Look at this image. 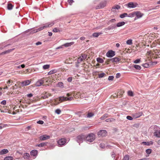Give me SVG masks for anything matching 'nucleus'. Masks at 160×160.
I'll use <instances>...</instances> for the list:
<instances>
[{
	"instance_id": "obj_1",
	"label": "nucleus",
	"mask_w": 160,
	"mask_h": 160,
	"mask_svg": "<svg viewBox=\"0 0 160 160\" xmlns=\"http://www.w3.org/2000/svg\"><path fill=\"white\" fill-rule=\"evenodd\" d=\"M54 24V23L53 22H48L43 25V26L40 27L37 30H34L33 31H32L30 32V33H34L38 31H41L43 29L52 26Z\"/></svg>"
},
{
	"instance_id": "obj_2",
	"label": "nucleus",
	"mask_w": 160,
	"mask_h": 160,
	"mask_svg": "<svg viewBox=\"0 0 160 160\" xmlns=\"http://www.w3.org/2000/svg\"><path fill=\"white\" fill-rule=\"evenodd\" d=\"M84 93H81L80 92H73L71 93V100L73 99V97L76 98H83Z\"/></svg>"
},
{
	"instance_id": "obj_3",
	"label": "nucleus",
	"mask_w": 160,
	"mask_h": 160,
	"mask_svg": "<svg viewBox=\"0 0 160 160\" xmlns=\"http://www.w3.org/2000/svg\"><path fill=\"white\" fill-rule=\"evenodd\" d=\"M151 129L154 130L153 133L154 136L157 138H160V129L157 126H153L150 127Z\"/></svg>"
},
{
	"instance_id": "obj_4",
	"label": "nucleus",
	"mask_w": 160,
	"mask_h": 160,
	"mask_svg": "<svg viewBox=\"0 0 160 160\" xmlns=\"http://www.w3.org/2000/svg\"><path fill=\"white\" fill-rule=\"evenodd\" d=\"M95 138V135L91 133L88 134L87 137L86 136V140L89 142H92L93 141Z\"/></svg>"
},
{
	"instance_id": "obj_5",
	"label": "nucleus",
	"mask_w": 160,
	"mask_h": 160,
	"mask_svg": "<svg viewBox=\"0 0 160 160\" xmlns=\"http://www.w3.org/2000/svg\"><path fill=\"white\" fill-rule=\"evenodd\" d=\"M48 78H43L41 80L38 81L36 83V84L37 86H40L42 85L45 82H47L48 81Z\"/></svg>"
},
{
	"instance_id": "obj_6",
	"label": "nucleus",
	"mask_w": 160,
	"mask_h": 160,
	"mask_svg": "<svg viewBox=\"0 0 160 160\" xmlns=\"http://www.w3.org/2000/svg\"><path fill=\"white\" fill-rule=\"evenodd\" d=\"M107 2L106 1H103L101 2L98 5L95 7L96 9H100L103 8L106 6Z\"/></svg>"
},
{
	"instance_id": "obj_7",
	"label": "nucleus",
	"mask_w": 160,
	"mask_h": 160,
	"mask_svg": "<svg viewBox=\"0 0 160 160\" xmlns=\"http://www.w3.org/2000/svg\"><path fill=\"white\" fill-rule=\"evenodd\" d=\"M86 138V136L83 134H81L77 136L76 140L78 143L82 142L83 140Z\"/></svg>"
},
{
	"instance_id": "obj_8",
	"label": "nucleus",
	"mask_w": 160,
	"mask_h": 160,
	"mask_svg": "<svg viewBox=\"0 0 160 160\" xmlns=\"http://www.w3.org/2000/svg\"><path fill=\"white\" fill-rule=\"evenodd\" d=\"M107 133V132L106 130H102L98 132V135L99 137H103L106 136Z\"/></svg>"
},
{
	"instance_id": "obj_9",
	"label": "nucleus",
	"mask_w": 160,
	"mask_h": 160,
	"mask_svg": "<svg viewBox=\"0 0 160 160\" xmlns=\"http://www.w3.org/2000/svg\"><path fill=\"white\" fill-rule=\"evenodd\" d=\"M66 142V140L65 138H61L57 141V143L58 146H62L64 145Z\"/></svg>"
},
{
	"instance_id": "obj_10",
	"label": "nucleus",
	"mask_w": 160,
	"mask_h": 160,
	"mask_svg": "<svg viewBox=\"0 0 160 160\" xmlns=\"http://www.w3.org/2000/svg\"><path fill=\"white\" fill-rule=\"evenodd\" d=\"M50 138V136L46 134L42 135L39 137V140L40 141H44Z\"/></svg>"
},
{
	"instance_id": "obj_11",
	"label": "nucleus",
	"mask_w": 160,
	"mask_h": 160,
	"mask_svg": "<svg viewBox=\"0 0 160 160\" xmlns=\"http://www.w3.org/2000/svg\"><path fill=\"white\" fill-rule=\"evenodd\" d=\"M143 114L142 112H138L132 114V116L134 118H136L140 117Z\"/></svg>"
},
{
	"instance_id": "obj_12",
	"label": "nucleus",
	"mask_w": 160,
	"mask_h": 160,
	"mask_svg": "<svg viewBox=\"0 0 160 160\" xmlns=\"http://www.w3.org/2000/svg\"><path fill=\"white\" fill-rule=\"evenodd\" d=\"M115 55V52L112 50H109L106 53L107 56L109 58L112 57Z\"/></svg>"
},
{
	"instance_id": "obj_13",
	"label": "nucleus",
	"mask_w": 160,
	"mask_h": 160,
	"mask_svg": "<svg viewBox=\"0 0 160 160\" xmlns=\"http://www.w3.org/2000/svg\"><path fill=\"white\" fill-rule=\"evenodd\" d=\"M138 5L137 3L133 2H129L128 4V6L129 8H135L137 7Z\"/></svg>"
},
{
	"instance_id": "obj_14",
	"label": "nucleus",
	"mask_w": 160,
	"mask_h": 160,
	"mask_svg": "<svg viewBox=\"0 0 160 160\" xmlns=\"http://www.w3.org/2000/svg\"><path fill=\"white\" fill-rule=\"evenodd\" d=\"M58 100L60 102H58V103H59V102H62L69 100V98H67V97H61L59 98Z\"/></svg>"
},
{
	"instance_id": "obj_15",
	"label": "nucleus",
	"mask_w": 160,
	"mask_h": 160,
	"mask_svg": "<svg viewBox=\"0 0 160 160\" xmlns=\"http://www.w3.org/2000/svg\"><path fill=\"white\" fill-rule=\"evenodd\" d=\"M13 83V81L11 80H9L7 82L6 84H5V86L3 88V89H6L8 88V86H9L12 85Z\"/></svg>"
},
{
	"instance_id": "obj_16",
	"label": "nucleus",
	"mask_w": 160,
	"mask_h": 160,
	"mask_svg": "<svg viewBox=\"0 0 160 160\" xmlns=\"http://www.w3.org/2000/svg\"><path fill=\"white\" fill-rule=\"evenodd\" d=\"M31 82V80H28L22 82L21 83L22 86H26L29 85Z\"/></svg>"
},
{
	"instance_id": "obj_17",
	"label": "nucleus",
	"mask_w": 160,
	"mask_h": 160,
	"mask_svg": "<svg viewBox=\"0 0 160 160\" xmlns=\"http://www.w3.org/2000/svg\"><path fill=\"white\" fill-rule=\"evenodd\" d=\"M120 58H115L110 59L109 61L111 62H117L120 61Z\"/></svg>"
},
{
	"instance_id": "obj_18",
	"label": "nucleus",
	"mask_w": 160,
	"mask_h": 160,
	"mask_svg": "<svg viewBox=\"0 0 160 160\" xmlns=\"http://www.w3.org/2000/svg\"><path fill=\"white\" fill-rule=\"evenodd\" d=\"M135 13V16H136L138 18H140L143 15V14L140 12H136Z\"/></svg>"
},
{
	"instance_id": "obj_19",
	"label": "nucleus",
	"mask_w": 160,
	"mask_h": 160,
	"mask_svg": "<svg viewBox=\"0 0 160 160\" xmlns=\"http://www.w3.org/2000/svg\"><path fill=\"white\" fill-rule=\"evenodd\" d=\"M38 153V151L36 150H32L30 152V154L31 156H35Z\"/></svg>"
},
{
	"instance_id": "obj_20",
	"label": "nucleus",
	"mask_w": 160,
	"mask_h": 160,
	"mask_svg": "<svg viewBox=\"0 0 160 160\" xmlns=\"http://www.w3.org/2000/svg\"><path fill=\"white\" fill-rule=\"evenodd\" d=\"M8 151L7 149H4L0 151V155H2L8 153Z\"/></svg>"
},
{
	"instance_id": "obj_21",
	"label": "nucleus",
	"mask_w": 160,
	"mask_h": 160,
	"mask_svg": "<svg viewBox=\"0 0 160 160\" xmlns=\"http://www.w3.org/2000/svg\"><path fill=\"white\" fill-rule=\"evenodd\" d=\"M30 156L29 153H24L23 156V157L24 159H28L30 157Z\"/></svg>"
},
{
	"instance_id": "obj_22",
	"label": "nucleus",
	"mask_w": 160,
	"mask_h": 160,
	"mask_svg": "<svg viewBox=\"0 0 160 160\" xmlns=\"http://www.w3.org/2000/svg\"><path fill=\"white\" fill-rule=\"evenodd\" d=\"M108 113H105L100 118V119L101 120H103L107 118L108 117Z\"/></svg>"
},
{
	"instance_id": "obj_23",
	"label": "nucleus",
	"mask_w": 160,
	"mask_h": 160,
	"mask_svg": "<svg viewBox=\"0 0 160 160\" xmlns=\"http://www.w3.org/2000/svg\"><path fill=\"white\" fill-rule=\"evenodd\" d=\"M102 33L101 32H95L93 34L92 36L94 37H98L99 35L102 34Z\"/></svg>"
},
{
	"instance_id": "obj_24",
	"label": "nucleus",
	"mask_w": 160,
	"mask_h": 160,
	"mask_svg": "<svg viewBox=\"0 0 160 160\" xmlns=\"http://www.w3.org/2000/svg\"><path fill=\"white\" fill-rule=\"evenodd\" d=\"M120 8V7L118 5H117L113 6L111 10L113 12H114V11H115L116 9H117L118 10V9H119Z\"/></svg>"
},
{
	"instance_id": "obj_25",
	"label": "nucleus",
	"mask_w": 160,
	"mask_h": 160,
	"mask_svg": "<svg viewBox=\"0 0 160 160\" xmlns=\"http://www.w3.org/2000/svg\"><path fill=\"white\" fill-rule=\"evenodd\" d=\"M8 126L7 124H4L2 123H0V129H2L3 128H6Z\"/></svg>"
},
{
	"instance_id": "obj_26",
	"label": "nucleus",
	"mask_w": 160,
	"mask_h": 160,
	"mask_svg": "<svg viewBox=\"0 0 160 160\" xmlns=\"http://www.w3.org/2000/svg\"><path fill=\"white\" fill-rule=\"evenodd\" d=\"M115 119L114 118H111L107 119L105 120L106 122H113L115 121Z\"/></svg>"
},
{
	"instance_id": "obj_27",
	"label": "nucleus",
	"mask_w": 160,
	"mask_h": 160,
	"mask_svg": "<svg viewBox=\"0 0 160 160\" xmlns=\"http://www.w3.org/2000/svg\"><path fill=\"white\" fill-rule=\"evenodd\" d=\"M57 72V70L56 69H54L52 70H51L50 71H49L48 73V75H51L54 73H55Z\"/></svg>"
},
{
	"instance_id": "obj_28",
	"label": "nucleus",
	"mask_w": 160,
	"mask_h": 160,
	"mask_svg": "<svg viewBox=\"0 0 160 160\" xmlns=\"http://www.w3.org/2000/svg\"><path fill=\"white\" fill-rule=\"evenodd\" d=\"M13 157L11 156L6 157L4 159V160H13Z\"/></svg>"
},
{
	"instance_id": "obj_29",
	"label": "nucleus",
	"mask_w": 160,
	"mask_h": 160,
	"mask_svg": "<svg viewBox=\"0 0 160 160\" xmlns=\"http://www.w3.org/2000/svg\"><path fill=\"white\" fill-rule=\"evenodd\" d=\"M125 23L124 22H120L118 23L117 24V27H120L124 25Z\"/></svg>"
},
{
	"instance_id": "obj_30",
	"label": "nucleus",
	"mask_w": 160,
	"mask_h": 160,
	"mask_svg": "<svg viewBox=\"0 0 160 160\" xmlns=\"http://www.w3.org/2000/svg\"><path fill=\"white\" fill-rule=\"evenodd\" d=\"M50 67V65L49 64H46L44 65L42 67L43 69L45 70L49 69Z\"/></svg>"
},
{
	"instance_id": "obj_31",
	"label": "nucleus",
	"mask_w": 160,
	"mask_h": 160,
	"mask_svg": "<svg viewBox=\"0 0 160 160\" xmlns=\"http://www.w3.org/2000/svg\"><path fill=\"white\" fill-rule=\"evenodd\" d=\"M46 145V143L45 142H42L39 144L36 145V146H38V147H43Z\"/></svg>"
},
{
	"instance_id": "obj_32",
	"label": "nucleus",
	"mask_w": 160,
	"mask_h": 160,
	"mask_svg": "<svg viewBox=\"0 0 160 160\" xmlns=\"http://www.w3.org/2000/svg\"><path fill=\"white\" fill-rule=\"evenodd\" d=\"M94 115V113L92 112L88 113L87 115V117L88 118H91Z\"/></svg>"
},
{
	"instance_id": "obj_33",
	"label": "nucleus",
	"mask_w": 160,
	"mask_h": 160,
	"mask_svg": "<svg viewBox=\"0 0 160 160\" xmlns=\"http://www.w3.org/2000/svg\"><path fill=\"white\" fill-rule=\"evenodd\" d=\"M98 75L99 78H102L104 77L106 75V74L104 73H98Z\"/></svg>"
},
{
	"instance_id": "obj_34",
	"label": "nucleus",
	"mask_w": 160,
	"mask_h": 160,
	"mask_svg": "<svg viewBox=\"0 0 160 160\" xmlns=\"http://www.w3.org/2000/svg\"><path fill=\"white\" fill-rule=\"evenodd\" d=\"M126 43L129 45H131L132 44V39H129L127 41Z\"/></svg>"
},
{
	"instance_id": "obj_35",
	"label": "nucleus",
	"mask_w": 160,
	"mask_h": 160,
	"mask_svg": "<svg viewBox=\"0 0 160 160\" xmlns=\"http://www.w3.org/2000/svg\"><path fill=\"white\" fill-rule=\"evenodd\" d=\"M97 61L99 63H102L103 62V60L101 58H98L97 59Z\"/></svg>"
},
{
	"instance_id": "obj_36",
	"label": "nucleus",
	"mask_w": 160,
	"mask_h": 160,
	"mask_svg": "<svg viewBox=\"0 0 160 160\" xmlns=\"http://www.w3.org/2000/svg\"><path fill=\"white\" fill-rule=\"evenodd\" d=\"M80 57L82 59V60L83 61L86 58L87 56L86 54H82Z\"/></svg>"
},
{
	"instance_id": "obj_37",
	"label": "nucleus",
	"mask_w": 160,
	"mask_h": 160,
	"mask_svg": "<svg viewBox=\"0 0 160 160\" xmlns=\"http://www.w3.org/2000/svg\"><path fill=\"white\" fill-rule=\"evenodd\" d=\"M133 67L136 69L138 70H140L141 68V67L140 66L137 65H134Z\"/></svg>"
},
{
	"instance_id": "obj_38",
	"label": "nucleus",
	"mask_w": 160,
	"mask_h": 160,
	"mask_svg": "<svg viewBox=\"0 0 160 160\" xmlns=\"http://www.w3.org/2000/svg\"><path fill=\"white\" fill-rule=\"evenodd\" d=\"M63 83L61 82H58V84L57 85V86L58 87H59L61 88L63 87Z\"/></svg>"
},
{
	"instance_id": "obj_39",
	"label": "nucleus",
	"mask_w": 160,
	"mask_h": 160,
	"mask_svg": "<svg viewBox=\"0 0 160 160\" xmlns=\"http://www.w3.org/2000/svg\"><path fill=\"white\" fill-rule=\"evenodd\" d=\"M127 15H128V14L127 13H125L121 14L120 16V17L121 18H123L127 16Z\"/></svg>"
},
{
	"instance_id": "obj_40",
	"label": "nucleus",
	"mask_w": 160,
	"mask_h": 160,
	"mask_svg": "<svg viewBox=\"0 0 160 160\" xmlns=\"http://www.w3.org/2000/svg\"><path fill=\"white\" fill-rule=\"evenodd\" d=\"M13 7V6L11 4H8V10H11Z\"/></svg>"
},
{
	"instance_id": "obj_41",
	"label": "nucleus",
	"mask_w": 160,
	"mask_h": 160,
	"mask_svg": "<svg viewBox=\"0 0 160 160\" xmlns=\"http://www.w3.org/2000/svg\"><path fill=\"white\" fill-rule=\"evenodd\" d=\"M128 96H133V94L132 92L131 91H129L128 92Z\"/></svg>"
},
{
	"instance_id": "obj_42",
	"label": "nucleus",
	"mask_w": 160,
	"mask_h": 160,
	"mask_svg": "<svg viewBox=\"0 0 160 160\" xmlns=\"http://www.w3.org/2000/svg\"><path fill=\"white\" fill-rule=\"evenodd\" d=\"M135 12H133L129 14V16L131 17H133L135 16Z\"/></svg>"
},
{
	"instance_id": "obj_43",
	"label": "nucleus",
	"mask_w": 160,
	"mask_h": 160,
	"mask_svg": "<svg viewBox=\"0 0 160 160\" xmlns=\"http://www.w3.org/2000/svg\"><path fill=\"white\" fill-rule=\"evenodd\" d=\"M14 49V48H12L5 51L6 54L9 53L10 52L12 51Z\"/></svg>"
},
{
	"instance_id": "obj_44",
	"label": "nucleus",
	"mask_w": 160,
	"mask_h": 160,
	"mask_svg": "<svg viewBox=\"0 0 160 160\" xmlns=\"http://www.w3.org/2000/svg\"><path fill=\"white\" fill-rule=\"evenodd\" d=\"M53 32H58L60 31L59 29L57 28H55L53 30Z\"/></svg>"
},
{
	"instance_id": "obj_45",
	"label": "nucleus",
	"mask_w": 160,
	"mask_h": 160,
	"mask_svg": "<svg viewBox=\"0 0 160 160\" xmlns=\"http://www.w3.org/2000/svg\"><path fill=\"white\" fill-rule=\"evenodd\" d=\"M77 62L78 63H80V62H81V61H83V60H82V59L80 57H79V58H77Z\"/></svg>"
},
{
	"instance_id": "obj_46",
	"label": "nucleus",
	"mask_w": 160,
	"mask_h": 160,
	"mask_svg": "<svg viewBox=\"0 0 160 160\" xmlns=\"http://www.w3.org/2000/svg\"><path fill=\"white\" fill-rule=\"evenodd\" d=\"M22 111V110L21 109H18L15 110L16 112L13 113V114L16 113L17 112H19Z\"/></svg>"
},
{
	"instance_id": "obj_47",
	"label": "nucleus",
	"mask_w": 160,
	"mask_h": 160,
	"mask_svg": "<svg viewBox=\"0 0 160 160\" xmlns=\"http://www.w3.org/2000/svg\"><path fill=\"white\" fill-rule=\"evenodd\" d=\"M129 159V157L128 155H125L123 159V160H128Z\"/></svg>"
},
{
	"instance_id": "obj_48",
	"label": "nucleus",
	"mask_w": 160,
	"mask_h": 160,
	"mask_svg": "<svg viewBox=\"0 0 160 160\" xmlns=\"http://www.w3.org/2000/svg\"><path fill=\"white\" fill-rule=\"evenodd\" d=\"M46 94L44 96V97H45V98H48V97L51 96V94L49 93H46Z\"/></svg>"
},
{
	"instance_id": "obj_49",
	"label": "nucleus",
	"mask_w": 160,
	"mask_h": 160,
	"mask_svg": "<svg viewBox=\"0 0 160 160\" xmlns=\"http://www.w3.org/2000/svg\"><path fill=\"white\" fill-rule=\"evenodd\" d=\"M63 45V47H68L70 46V43H67L65 44H64Z\"/></svg>"
},
{
	"instance_id": "obj_50",
	"label": "nucleus",
	"mask_w": 160,
	"mask_h": 160,
	"mask_svg": "<svg viewBox=\"0 0 160 160\" xmlns=\"http://www.w3.org/2000/svg\"><path fill=\"white\" fill-rule=\"evenodd\" d=\"M61 112V111L59 109H57L55 110V112L58 114H59Z\"/></svg>"
},
{
	"instance_id": "obj_51",
	"label": "nucleus",
	"mask_w": 160,
	"mask_h": 160,
	"mask_svg": "<svg viewBox=\"0 0 160 160\" xmlns=\"http://www.w3.org/2000/svg\"><path fill=\"white\" fill-rule=\"evenodd\" d=\"M18 101L19 102L20 104L21 103H25V101L23 99L18 100Z\"/></svg>"
},
{
	"instance_id": "obj_52",
	"label": "nucleus",
	"mask_w": 160,
	"mask_h": 160,
	"mask_svg": "<svg viewBox=\"0 0 160 160\" xmlns=\"http://www.w3.org/2000/svg\"><path fill=\"white\" fill-rule=\"evenodd\" d=\"M114 78V77L113 76H109L108 78V80L109 81L110 80H113Z\"/></svg>"
},
{
	"instance_id": "obj_53",
	"label": "nucleus",
	"mask_w": 160,
	"mask_h": 160,
	"mask_svg": "<svg viewBox=\"0 0 160 160\" xmlns=\"http://www.w3.org/2000/svg\"><path fill=\"white\" fill-rule=\"evenodd\" d=\"M146 152L148 154H150L151 152V150L150 149H148L146 150Z\"/></svg>"
},
{
	"instance_id": "obj_54",
	"label": "nucleus",
	"mask_w": 160,
	"mask_h": 160,
	"mask_svg": "<svg viewBox=\"0 0 160 160\" xmlns=\"http://www.w3.org/2000/svg\"><path fill=\"white\" fill-rule=\"evenodd\" d=\"M127 119L128 120H132L133 119V118H132L131 116H128L126 117Z\"/></svg>"
},
{
	"instance_id": "obj_55",
	"label": "nucleus",
	"mask_w": 160,
	"mask_h": 160,
	"mask_svg": "<svg viewBox=\"0 0 160 160\" xmlns=\"http://www.w3.org/2000/svg\"><path fill=\"white\" fill-rule=\"evenodd\" d=\"M105 145L103 143H101L99 145L100 147L102 148H104L105 147Z\"/></svg>"
},
{
	"instance_id": "obj_56",
	"label": "nucleus",
	"mask_w": 160,
	"mask_h": 160,
	"mask_svg": "<svg viewBox=\"0 0 160 160\" xmlns=\"http://www.w3.org/2000/svg\"><path fill=\"white\" fill-rule=\"evenodd\" d=\"M143 66L144 67L147 68L149 67V65L147 63H146L143 64Z\"/></svg>"
},
{
	"instance_id": "obj_57",
	"label": "nucleus",
	"mask_w": 160,
	"mask_h": 160,
	"mask_svg": "<svg viewBox=\"0 0 160 160\" xmlns=\"http://www.w3.org/2000/svg\"><path fill=\"white\" fill-rule=\"evenodd\" d=\"M37 123L40 124H42L44 122L42 120H39L37 122Z\"/></svg>"
},
{
	"instance_id": "obj_58",
	"label": "nucleus",
	"mask_w": 160,
	"mask_h": 160,
	"mask_svg": "<svg viewBox=\"0 0 160 160\" xmlns=\"http://www.w3.org/2000/svg\"><path fill=\"white\" fill-rule=\"evenodd\" d=\"M140 59H137L135 60L134 62V63H139L140 62Z\"/></svg>"
},
{
	"instance_id": "obj_59",
	"label": "nucleus",
	"mask_w": 160,
	"mask_h": 160,
	"mask_svg": "<svg viewBox=\"0 0 160 160\" xmlns=\"http://www.w3.org/2000/svg\"><path fill=\"white\" fill-rule=\"evenodd\" d=\"M6 102L5 100H3L1 102V104L2 105H6Z\"/></svg>"
},
{
	"instance_id": "obj_60",
	"label": "nucleus",
	"mask_w": 160,
	"mask_h": 160,
	"mask_svg": "<svg viewBox=\"0 0 160 160\" xmlns=\"http://www.w3.org/2000/svg\"><path fill=\"white\" fill-rule=\"evenodd\" d=\"M112 29V28L110 27H108L107 28H105V30L106 31H108V30H110Z\"/></svg>"
},
{
	"instance_id": "obj_61",
	"label": "nucleus",
	"mask_w": 160,
	"mask_h": 160,
	"mask_svg": "<svg viewBox=\"0 0 160 160\" xmlns=\"http://www.w3.org/2000/svg\"><path fill=\"white\" fill-rule=\"evenodd\" d=\"M120 76L121 75L120 73H117L116 75V78H118L120 77Z\"/></svg>"
},
{
	"instance_id": "obj_62",
	"label": "nucleus",
	"mask_w": 160,
	"mask_h": 160,
	"mask_svg": "<svg viewBox=\"0 0 160 160\" xmlns=\"http://www.w3.org/2000/svg\"><path fill=\"white\" fill-rule=\"evenodd\" d=\"M63 48V45H62L59 47H58L56 48L57 49H59L60 48Z\"/></svg>"
},
{
	"instance_id": "obj_63",
	"label": "nucleus",
	"mask_w": 160,
	"mask_h": 160,
	"mask_svg": "<svg viewBox=\"0 0 160 160\" xmlns=\"http://www.w3.org/2000/svg\"><path fill=\"white\" fill-rule=\"evenodd\" d=\"M27 96L29 98L32 97L33 96V94L32 93H30L27 94Z\"/></svg>"
},
{
	"instance_id": "obj_64",
	"label": "nucleus",
	"mask_w": 160,
	"mask_h": 160,
	"mask_svg": "<svg viewBox=\"0 0 160 160\" xmlns=\"http://www.w3.org/2000/svg\"><path fill=\"white\" fill-rule=\"evenodd\" d=\"M142 144H143L145 145H149L148 142H142Z\"/></svg>"
}]
</instances>
